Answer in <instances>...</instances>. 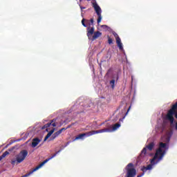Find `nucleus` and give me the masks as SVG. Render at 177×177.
<instances>
[{"mask_svg":"<svg viewBox=\"0 0 177 177\" xmlns=\"http://www.w3.org/2000/svg\"><path fill=\"white\" fill-rule=\"evenodd\" d=\"M120 127H121V124L116 123L113 127L110 126L109 128L102 129V131H106L104 132H114V131H117Z\"/></svg>","mask_w":177,"mask_h":177,"instance_id":"nucleus-8","label":"nucleus"},{"mask_svg":"<svg viewBox=\"0 0 177 177\" xmlns=\"http://www.w3.org/2000/svg\"><path fill=\"white\" fill-rule=\"evenodd\" d=\"M93 23H94L93 18H91L90 20H88V19L86 20V24H88L89 27H91V26H93Z\"/></svg>","mask_w":177,"mask_h":177,"instance_id":"nucleus-15","label":"nucleus"},{"mask_svg":"<svg viewBox=\"0 0 177 177\" xmlns=\"http://www.w3.org/2000/svg\"><path fill=\"white\" fill-rule=\"evenodd\" d=\"M141 171H142V173L141 174H139L138 176H137V177H142V176H143V175H145V172H147V167H146L145 166H143L141 168Z\"/></svg>","mask_w":177,"mask_h":177,"instance_id":"nucleus-14","label":"nucleus"},{"mask_svg":"<svg viewBox=\"0 0 177 177\" xmlns=\"http://www.w3.org/2000/svg\"><path fill=\"white\" fill-rule=\"evenodd\" d=\"M66 128H62V129H59V131H58V132H59V134H61L62 133V132H63V131H66Z\"/></svg>","mask_w":177,"mask_h":177,"instance_id":"nucleus-24","label":"nucleus"},{"mask_svg":"<svg viewBox=\"0 0 177 177\" xmlns=\"http://www.w3.org/2000/svg\"><path fill=\"white\" fill-rule=\"evenodd\" d=\"M101 28H103L104 30H109L110 28L107 25H102Z\"/></svg>","mask_w":177,"mask_h":177,"instance_id":"nucleus-20","label":"nucleus"},{"mask_svg":"<svg viewBox=\"0 0 177 177\" xmlns=\"http://www.w3.org/2000/svg\"><path fill=\"white\" fill-rule=\"evenodd\" d=\"M116 44L120 50H122L124 49V47H122V43L121 42V39L120 37H116Z\"/></svg>","mask_w":177,"mask_h":177,"instance_id":"nucleus-12","label":"nucleus"},{"mask_svg":"<svg viewBox=\"0 0 177 177\" xmlns=\"http://www.w3.org/2000/svg\"><path fill=\"white\" fill-rule=\"evenodd\" d=\"M108 44H109V45L113 44V39H111L109 36H108Z\"/></svg>","mask_w":177,"mask_h":177,"instance_id":"nucleus-21","label":"nucleus"},{"mask_svg":"<svg viewBox=\"0 0 177 177\" xmlns=\"http://www.w3.org/2000/svg\"><path fill=\"white\" fill-rule=\"evenodd\" d=\"M53 132H55V129H53L50 131L48 133V134L44 138V142H46V140H48V139H49V138L52 136V134L53 133Z\"/></svg>","mask_w":177,"mask_h":177,"instance_id":"nucleus-13","label":"nucleus"},{"mask_svg":"<svg viewBox=\"0 0 177 177\" xmlns=\"http://www.w3.org/2000/svg\"><path fill=\"white\" fill-rule=\"evenodd\" d=\"M84 136H85L84 133L79 134L75 138V139L73 140V142H75V140H78L80 139H82Z\"/></svg>","mask_w":177,"mask_h":177,"instance_id":"nucleus-16","label":"nucleus"},{"mask_svg":"<svg viewBox=\"0 0 177 177\" xmlns=\"http://www.w3.org/2000/svg\"><path fill=\"white\" fill-rule=\"evenodd\" d=\"M109 84H110L112 89H114V86H115V80H111Z\"/></svg>","mask_w":177,"mask_h":177,"instance_id":"nucleus-19","label":"nucleus"},{"mask_svg":"<svg viewBox=\"0 0 177 177\" xmlns=\"http://www.w3.org/2000/svg\"><path fill=\"white\" fill-rule=\"evenodd\" d=\"M127 174L125 177H136V169L133 166V163H129L125 167Z\"/></svg>","mask_w":177,"mask_h":177,"instance_id":"nucleus-5","label":"nucleus"},{"mask_svg":"<svg viewBox=\"0 0 177 177\" xmlns=\"http://www.w3.org/2000/svg\"><path fill=\"white\" fill-rule=\"evenodd\" d=\"M87 37L91 41H95V39H97L99 37H102V32L100 31L95 32L94 27H88L87 28Z\"/></svg>","mask_w":177,"mask_h":177,"instance_id":"nucleus-4","label":"nucleus"},{"mask_svg":"<svg viewBox=\"0 0 177 177\" xmlns=\"http://www.w3.org/2000/svg\"><path fill=\"white\" fill-rule=\"evenodd\" d=\"M154 142H150L147 146V147H145L143 148V149L141 151V153H140V156L141 157H145V156H146V153L147 151V149L148 150H149V151H151V150H153V149H154Z\"/></svg>","mask_w":177,"mask_h":177,"instance_id":"nucleus-7","label":"nucleus"},{"mask_svg":"<svg viewBox=\"0 0 177 177\" xmlns=\"http://www.w3.org/2000/svg\"><path fill=\"white\" fill-rule=\"evenodd\" d=\"M82 26H84V27H86V24H85V19H83L82 20Z\"/></svg>","mask_w":177,"mask_h":177,"instance_id":"nucleus-23","label":"nucleus"},{"mask_svg":"<svg viewBox=\"0 0 177 177\" xmlns=\"http://www.w3.org/2000/svg\"><path fill=\"white\" fill-rule=\"evenodd\" d=\"M113 35L115 37V38L117 39V37H119L118 34H117L116 32H113Z\"/></svg>","mask_w":177,"mask_h":177,"instance_id":"nucleus-25","label":"nucleus"},{"mask_svg":"<svg viewBox=\"0 0 177 177\" xmlns=\"http://www.w3.org/2000/svg\"><path fill=\"white\" fill-rule=\"evenodd\" d=\"M60 151H61V150L57 151L55 153H54L49 158L46 159L44 161H43L41 163H40L39 165H37L35 169H33L29 173H28V174L21 176V177H28V176H30V175L34 174V172H35V171H38V169H39V168H42V167H44V165H45V164H46V162H48V161H49V160H52V158H55V157H56L57 156V154H59V153H60Z\"/></svg>","mask_w":177,"mask_h":177,"instance_id":"nucleus-3","label":"nucleus"},{"mask_svg":"<svg viewBox=\"0 0 177 177\" xmlns=\"http://www.w3.org/2000/svg\"><path fill=\"white\" fill-rule=\"evenodd\" d=\"M130 110H131V106L129 107L127 112L126 113V115H127V114H128V113L129 112Z\"/></svg>","mask_w":177,"mask_h":177,"instance_id":"nucleus-26","label":"nucleus"},{"mask_svg":"<svg viewBox=\"0 0 177 177\" xmlns=\"http://www.w3.org/2000/svg\"><path fill=\"white\" fill-rule=\"evenodd\" d=\"M86 1H91V0H86Z\"/></svg>","mask_w":177,"mask_h":177,"instance_id":"nucleus-28","label":"nucleus"},{"mask_svg":"<svg viewBox=\"0 0 177 177\" xmlns=\"http://www.w3.org/2000/svg\"><path fill=\"white\" fill-rule=\"evenodd\" d=\"M106 130L100 129L97 131H91L86 133H84L85 136H92V135H96V133H103L106 132Z\"/></svg>","mask_w":177,"mask_h":177,"instance_id":"nucleus-9","label":"nucleus"},{"mask_svg":"<svg viewBox=\"0 0 177 177\" xmlns=\"http://www.w3.org/2000/svg\"><path fill=\"white\" fill-rule=\"evenodd\" d=\"M168 145L164 142H160L159 148L156 150V152L153 156V158L151 160V164L154 165V164H157L159 161H161L165 153H167L166 150H168Z\"/></svg>","mask_w":177,"mask_h":177,"instance_id":"nucleus-1","label":"nucleus"},{"mask_svg":"<svg viewBox=\"0 0 177 177\" xmlns=\"http://www.w3.org/2000/svg\"><path fill=\"white\" fill-rule=\"evenodd\" d=\"M59 132L60 131H57L54 134H53V136H51L50 140H55V138H57V136H59V135H60Z\"/></svg>","mask_w":177,"mask_h":177,"instance_id":"nucleus-17","label":"nucleus"},{"mask_svg":"<svg viewBox=\"0 0 177 177\" xmlns=\"http://www.w3.org/2000/svg\"><path fill=\"white\" fill-rule=\"evenodd\" d=\"M39 143H41V139H39L38 138H35L32 140L31 147L33 148L37 147V146H38V145H39Z\"/></svg>","mask_w":177,"mask_h":177,"instance_id":"nucleus-11","label":"nucleus"},{"mask_svg":"<svg viewBox=\"0 0 177 177\" xmlns=\"http://www.w3.org/2000/svg\"><path fill=\"white\" fill-rule=\"evenodd\" d=\"M9 151H6L1 156H0V160H3L6 156H8Z\"/></svg>","mask_w":177,"mask_h":177,"instance_id":"nucleus-18","label":"nucleus"},{"mask_svg":"<svg viewBox=\"0 0 177 177\" xmlns=\"http://www.w3.org/2000/svg\"><path fill=\"white\" fill-rule=\"evenodd\" d=\"M56 121V119H53L50 121V122H48L44 126L41 127V129H46V128H49L52 125V127H56V123L55 122Z\"/></svg>","mask_w":177,"mask_h":177,"instance_id":"nucleus-10","label":"nucleus"},{"mask_svg":"<svg viewBox=\"0 0 177 177\" xmlns=\"http://www.w3.org/2000/svg\"><path fill=\"white\" fill-rule=\"evenodd\" d=\"M93 8H94L95 10V13H97V16L98 17L97 19V24H100V21H102V8L97 5L96 3H93Z\"/></svg>","mask_w":177,"mask_h":177,"instance_id":"nucleus-6","label":"nucleus"},{"mask_svg":"<svg viewBox=\"0 0 177 177\" xmlns=\"http://www.w3.org/2000/svg\"><path fill=\"white\" fill-rule=\"evenodd\" d=\"M81 10L85 9V7L80 6Z\"/></svg>","mask_w":177,"mask_h":177,"instance_id":"nucleus-27","label":"nucleus"},{"mask_svg":"<svg viewBox=\"0 0 177 177\" xmlns=\"http://www.w3.org/2000/svg\"><path fill=\"white\" fill-rule=\"evenodd\" d=\"M0 161H2V160H0Z\"/></svg>","mask_w":177,"mask_h":177,"instance_id":"nucleus-29","label":"nucleus"},{"mask_svg":"<svg viewBox=\"0 0 177 177\" xmlns=\"http://www.w3.org/2000/svg\"><path fill=\"white\" fill-rule=\"evenodd\" d=\"M146 167H147V171H150V169H152V168H153V164L148 165Z\"/></svg>","mask_w":177,"mask_h":177,"instance_id":"nucleus-22","label":"nucleus"},{"mask_svg":"<svg viewBox=\"0 0 177 177\" xmlns=\"http://www.w3.org/2000/svg\"><path fill=\"white\" fill-rule=\"evenodd\" d=\"M28 156V151L26 149L21 150L17 155H16V158L11 160L12 165H16V164H20L23 162L26 158Z\"/></svg>","mask_w":177,"mask_h":177,"instance_id":"nucleus-2","label":"nucleus"}]
</instances>
